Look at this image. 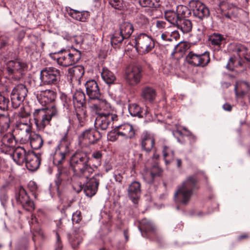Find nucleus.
<instances>
[{"mask_svg": "<svg viewBox=\"0 0 250 250\" xmlns=\"http://www.w3.org/2000/svg\"><path fill=\"white\" fill-rule=\"evenodd\" d=\"M198 180L195 175L188 176L175 191V200L183 205H187L193 194L199 189Z\"/></svg>", "mask_w": 250, "mask_h": 250, "instance_id": "nucleus-1", "label": "nucleus"}, {"mask_svg": "<svg viewBox=\"0 0 250 250\" xmlns=\"http://www.w3.org/2000/svg\"><path fill=\"white\" fill-rule=\"evenodd\" d=\"M89 158L86 154L76 152L70 159V166L74 174L81 178L88 179L94 171L89 164Z\"/></svg>", "mask_w": 250, "mask_h": 250, "instance_id": "nucleus-2", "label": "nucleus"}, {"mask_svg": "<svg viewBox=\"0 0 250 250\" xmlns=\"http://www.w3.org/2000/svg\"><path fill=\"white\" fill-rule=\"evenodd\" d=\"M50 57L55 61L58 65L62 67H68L77 63L81 58L80 51L73 49L69 52L65 49H62L58 52L49 54Z\"/></svg>", "mask_w": 250, "mask_h": 250, "instance_id": "nucleus-3", "label": "nucleus"}, {"mask_svg": "<svg viewBox=\"0 0 250 250\" xmlns=\"http://www.w3.org/2000/svg\"><path fill=\"white\" fill-rule=\"evenodd\" d=\"M60 70L54 67H47L41 71V85L56 84L60 81Z\"/></svg>", "mask_w": 250, "mask_h": 250, "instance_id": "nucleus-4", "label": "nucleus"}, {"mask_svg": "<svg viewBox=\"0 0 250 250\" xmlns=\"http://www.w3.org/2000/svg\"><path fill=\"white\" fill-rule=\"evenodd\" d=\"M73 102L77 118L80 122L82 121L86 116V111L84 107L85 96L83 91L77 90L73 96Z\"/></svg>", "mask_w": 250, "mask_h": 250, "instance_id": "nucleus-5", "label": "nucleus"}, {"mask_svg": "<svg viewBox=\"0 0 250 250\" xmlns=\"http://www.w3.org/2000/svg\"><path fill=\"white\" fill-rule=\"evenodd\" d=\"M66 134L61 140L56 149L53 162L55 164L60 165L65 160L66 156L69 153V142L67 140Z\"/></svg>", "mask_w": 250, "mask_h": 250, "instance_id": "nucleus-6", "label": "nucleus"}, {"mask_svg": "<svg viewBox=\"0 0 250 250\" xmlns=\"http://www.w3.org/2000/svg\"><path fill=\"white\" fill-rule=\"evenodd\" d=\"M28 90L25 85L20 84L16 85L11 93L12 106L14 108L19 107L27 96Z\"/></svg>", "mask_w": 250, "mask_h": 250, "instance_id": "nucleus-7", "label": "nucleus"}, {"mask_svg": "<svg viewBox=\"0 0 250 250\" xmlns=\"http://www.w3.org/2000/svg\"><path fill=\"white\" fill-rule=\"evenodd\" d=\"M118 119V116L115 114L100 113L95 119V126L98 130H105Z\"/></svg>", "mask_w": 250, "mask_h": 250, "instance_id": "nucleus-8", "label": "nucleus"}, {"mask_svg": "<svg viewBox=\"0 0 250 250\" xmlns=\"http://www.w3.org/2000/svg\"><path fill=\"white\" fill-rule=\"evenodd\" d=\"M186 61L188 63L196 66L204 67L210 61L209 53L205 51L201 54L190 51L186 56Z\"/></svg>", "mask_w": 250, "mask_h": 250, "instance_id": "nucleus-9", "label": "nucleus"}, {"mask_svg": "<svg viewBox=\"0 0 250 250\" xmlns=\"http://www.w3.org/2000/svg\"><path fill=\"white\" fill-rule=\"evenodd\" d=\"M162 173V170L159 167L157 162L150 164L146 162L145 165L144 180L148 184L153 182L155 177L160 176Z\"/></svg>", "mask_w": 250, "mask_h": 250, "instance_id": "nucleus-10", "label": "nucleus"}, {"mask_svg": "<svg viewBox=\"0 0 250 250\" xmlns=\"http://www.w3.org/2000/svg\"><path fill=\"white\" fill-rule=\"evenodd\" d=\"M189 5L194 17L200 20H202L209 16L210 12L208 8L200 1L192 0L189 2Z\"/></svg>", "mask_w": 250, "mask_h": 250, "instance_id": "nucleus-11", "label": "nucleus"}, {"mask_svg": "<svg viewBox=\"0 0 250 250\" xmlns=\"http://www.w3.org/2000/svg\"><path fill=\"white\" fill-rule=\"evenodd\" d=\"M31 131V127L28 123H19L14 129L17 139L21 143H25L29 140Z\"/></svg>", "mask_w": 250, "mask_h": 250, "instance_id": "nucleus-12", "label": "nucleus"}, {"mask_svg": "<svg viewBox=\"0 0 250 250\" xmlns=\"http://www.w3.org/2000/svg\"><path fill=\"white\" fill-rule=\"evenodd\" d=\"M101 176L98 173L85 183L83 187V191L86 196L91 197L96 193L99 184V179L97 177Z\"/></svg>", "mask_w": 250, "mask_h": 250, "instance_id": "nucleus-13", "label": "nucleus"}, {"mask_svg": "<svg viewBox=\"0 0 250 250\" xmlns=\"http://www.w3.org/2000/svg\"><path fill=\"white\" fill-rule=\"evenodd\" d=\"M26 157V159L24 162L26 168L30 171L37 170L41 163L40 155L33 151H28Z\"/></svg>", "mask_w": 250, "mask_h": 250, "instance_id": "nucleus-14", "label": "nucleus"}, {"mask_svg": "<svg viewBox=\"0 0 250 250\" xmlns=\"http://www.w3.org/2000/svg\"><path fill=\"white\" fill-rule=\"evenodd\" d=\"M87 95L91 99H99L101 93L97 82L94 80H89L85 83Z\"/></svg>", "mask_w": 250, "mask_h": 250, "instance_id": "nucleus-15", "label": "nucleus"}, {"mask_svg": "<svg viewBox=\"0 0 250 250\" xmlns=\"http://www.w3.org/2000/svg\"><path fill=\"white\" fill-rule=\"evenodd\" d=\"M56 97V94L54 91L47 89L41 91L39 94H38L37 98L42 105H45L53 102Z\"/></svg>", "mask_w": 250, "mask_h": 250, "instance_id": "nucleus-16", "label": "nucleus"}, {"mask_svg": "<svg viewBox=\"0 0 250 250\" xmlns=\"http://www.w3.org/2000/svg\"><path fill=\"white\" fill-rule=\"evenodd\" d=\"M170 37L171 38V43H172V46L173 47V51L171 52V55L173 56L174 54L177 52V50L181 53L185 52L187 51L188 48V46L185 44H181V42L176 43L173 42L176 41L178 39L180 38V34L179 32L177 30L173 31L170 34Z\"/></svg>", "mask_w": 250, "mask_h": 250, "instance_id": "nucleus-17", "label": "nucleus"}, {"mask_svg": "<svg viewBox=\"0 0 250 250\" xmlns=\"http://www.w3.org/2000/svg\"><path fill=\"white\" fill-rule=\"evenodd\" d=\"M19 201L27 210L31 211L34 209L35 206L33 202L29 198L23 188L20 189L19 191Z\"/></svg>", "mask_w": 250, "mask_h": 250, "instance_id": "nucleus-18", "label": "nucleus"}, {"mask_svg": "<svg viewBox=\"0 0 250 250\" xmlns=\"http://www.w3.org/2000/svg\"><path fill=\"white\" fill-rule=\"evenodd\" d=\"M141 78V69L138 66H133L128 70L126 79L130 84H135L139 83Z\"/></svg>", "mask_w": 250, "mask_h": 250, "instance_id": "nucleus-19", "label": "nucleus"}, {"mask_svg": "<svg viewBox=\"0 0 250 250\" xmlns=\"http://www.w3.org/2000/svg\"><path fill=\"white\" fill-rule=\"evenodd\" d=\"M83 139L89 144H94L102 137L101 133L97 130L90 129L84 131L82 134Z\"/></svg>", "mask_w": 250, "mask_h": 250, "instance_id": "nucleus-20", "label": "nucleus"}, {"mask_svg": "<svg viewBox=\"0 0 250 250\" xmlns=\"http://www.w3.org/2000/svg\"><path fill=\"white\" fill-rule=\"evenodd\" d=\"M128 194L134 204H138L140 196V184L139 182H132L128 188Z\"/></svg>", "mask_w": 250, "mask_h": 250, "instance_id": "nucleus-21", "label": "nucleus"}, {"mask_svg": "<svg viewBox=\"0 0 250 250\" xmlns=\"http://www.w3.org/2000/svg\"><path fill=\"white\" fill-rule=\"evenodd\" d=\"M118 134L125 138H131L135 135V130L133 126L129 124H125L117 126Z\"/></svg>", "mask_w": 250, "mask_h": 250, "instance_id": "nucleus-22", "label": "nucleus"}, {"mask_svg": "<svg viewBox=\"0 0 250 250\" xmlns=\"http://www.w3.org/2000/svg\"><path fill=\"white\" fill-rule=\"evenodd\" d=\"M154 47V43L151 37L142 33V55L149 52Z\"/></svg>", "mask_w": 250, "mask_h": 250, "instance_id": "nucleus-23", "label": "nucleus"}, {"mask_svg": "<svg viewBox=\"0 0 250 250\" xmlns=\"http://www.w3.org/2000/svg\"><path fill=\"white\" fill-rule=\"evenodd\" d=\"M27 152L22 147H18L14 151L13 158L14 161L18 165H21L24 163L26 159Z\"/></svg>", "mask_w": 250, "mask_h": 250, "instance_id": "nucleus-24", "label": "nucleus"}, {"mask_svg": "<svg viewBox=\"0 0 250 250\" xmlns=\"http://www.w3.org/2000/svg\"><path fill=\"white\" fill-rule=\"evenodd\" d=\"M35 123L40 129H43L45 126V109L40 108L35 109L33 113Z\"/></svg>", "mask_w": 250, "mask_h": 250, "instance_id": "nucleus-25", "label": "nucleus"}, {"mask_svg": "<svg viewBox=\"0 0 250 250\" xmlns=\"http://www.w3.org/2000/svg\"><path fill=\"white\" fill-rule=\"evenodd\" d=\"M98 100V103L93 105V108L96 110L97 115L99 113H110V105L105 100L101 99L100 98Z\"/></svg>", "mask_w": 250, "mask_h": 250, "instance_id": "nucleus-26", "label": "nucleus"}, {"mask_svg": "<svg viewBox=\"0 0 250 250\" xmlns=\"http://www.w3.org/2000/svg\"><path fill=\"white\" fill-rule=\"evenodd\" d=\"M250 90L249 83L244 81H238L236 83L234 91L237 96H243Z\"/></svg>", "mask_w": 250, "mask_h": 250, "instance_id": "nucleus-27", "label": "nucleus"}, {"mask_svg": "<svg viewBox=\"0 0 250 250\" xmlns=\"http://www.w3.org/2000/svg\"><path fill=\"white\" fill-rule=\"evenodd\" d=\"M155 230V226L151 222L146 221V219L142 221V235L148 236L150 234H154Z\"/></svg>", "mask_w": 250, "mask_h": 250, "instance_id": "nucleus-28", "label": "nucleus"}, {"mask_svg": "<svg viewBox=\"0 0 250 250\" xmlns=\"http://www.w3.org/2000/svg\"><path fill=\"white\" fill-rule=\"evenodd\" d=\"M68 14L73 19L82 22L86 21L89 14L87 12L79 11L72 9H67Z\"/></svg>", "mask_w": 250, "mask_h": 250, "instance_id": "nucleus-29", "label": "nucleus"}, {"mask_svg": "<svg viewBox=\"0 0 250 250\" xmlns=\"http://www.w3.org/2000/svg\"><path fill=\"white\" fill-rule=\"evenodd\" d=\"M59 115V110L56 105H51L45 109V124H48L52 118L57 117Z\"/></svg>", "mask_w": 250, "mask_h": 250, "instance_id": "nucleus-30", "label": "nucleus"}, {"mask_svg": "<svg viewBox=\"0 0 250 250\" xmlns=\"http://www.w3.org/2000/svg\"><path fill=\"white\" fill-rule=\"evenodd\" d=\"M29 139L31 147L34 149H40L43 145V139L38 134L35 133L30 134Z\"/></svg>", "mask_w": 250, "mask_h": 250, "instance_id": "nucleus-31", "label": "nucleus"}, {"mask_svg": "<svg viewBox=\"0 0 250 250\" xmlns=\"http://www.w3.org/2000/svg\"><path fill=\"white\" fill-rule=\"evenodd\" d=\"M69 172L67 170L62 167H59L58 168V173L56 174V179L55 181V184L59 188L62 182L68 179Z\"/></svg>", "mask_w": 250, "mask_h": 250, "instance_id": "nucleus-32", "label": "nucleus"}, {"mask_svg": "<svg viewBox=\"0 0 250 250\" xmlns=\"http://www.w3.org/2000/svg\"><path fill=\"white\" fill-rule=\"evenodd\" d=\"M176 26L180 29L183 33H188L191 31L192 24L189 20L181 18Z\"/></svg>", "mask_w": 250, "mask_h": 250, "instance_id": "nucleus-33", "label": "nucleus"}, {"mask_svg": "<svg viewBox=\"0 0 250 250\" xmlns=\"http://www.w3.org/2000/svg\"><path fill=\"white\" fill-rule=\"evenodd\" d=\"M166 20L171 24L176 26L181 18L179 13L173 10H167L165 12Z\"/></svg>", "mask_w": 250, "mask_h": 250, "instance_id": "nucleus-34", "label": "nucleus"}, {"mask_svg": "<svg viewBox=\"0 0 250 250\" xmlns=\"http://www.w3.org/2000/svg\"><path fill=\"white\" fill-rule=\"evenodd\" d=\"M133 31L132 25L129 22H125L121 24L119 31L125 39H127L130 37Z\"/></svg>", "mask_w": 250, "mask_h": 250, "instance_id": "nucleus-35", "label": "nucleus"}, {"mask_svg": "<svg viewBox=\"0 0 250 250\" xmlns=\"http://www.w3.org/2000/svg\"><path fill=\"white\" fill-rule=\"evenodd\" d=\"M101 76L103 80L108 84L114 83L116 80L114 74L106 67L103 68Z\"/></svg>", "mask_w": 250, "mask_h": 250, "instance_id": "nucleus-36", "label": "nucleus"}, {"mask_svg": "<svg viewBox=\"0 0 250 250\" xmlns=\"http://www.w3.org/2000/svg\"><path fill=\"white\" fill-rule=\"evenodd\" d=\"M24 66V64L18 61H11L7 64L6 69L9 74L20 70Z\"/></svg>", "mask_w": 250, "mask_h": 250, "instance_id": "nucleus-37", "label": "nucleus"}, {"mask_svg": "<svg viewBox=\"0 0 250 250\" xmlns=\"http://www.w3.org/2000/svg\"><path fill=\"white\" fill-rule=\"evenodd\" d=\"M225 39L224 36L219 33H213L208 38V40L212 45L218 46L222 44Z\"/></svg>", "mask_w": 250, "mask_h": 250, "instance_id": "nucleus-38", "label": "nucleus"}, {"mask_svg": "<svg viewBox=\"0 0 250 250\" xmlns=\"http://www.w3.org/2000/svg\"><path fill=\"white\" fill-rule=\"evenodd\" d=\"M154 145V140L150 136H147L142 141V147L146 151H150Z\"/></svg>", "mask_w": 250, "mask_h": 250, "instance_id": "nucleus-39", "label": "nucleus"}, {"mask_svg": "<svg viewBox=\"0 0 250 250\" xmlns=\"http://www.w3.org/2000/svg\"><path fill=\"white\" fill-rule=\"evenodd\" d=\"M126 40L119 31H115L110 38V43L112 46L118 45Z\"/></svg>", "mask_w": 250, "mask_h": 250, "instance_id": "nucleus-40", "label": "nucleus"}, {"mask_svg": "<svg viewBox=\"0 0 250 250\" xmlns=\"http://www.w3.org/2000/svg\"><path fill=\"white\" fill-rule=\"evenodd\" d=\"M2 142L5 146L12 147L15 146L16 140L15 137L13 135L7 134L3 137Z\"/></svg>", "mask_w": 250, "mask_h": 250, "instance_id": "nucleus-41", "label": "nucleus"}, {"mask_svg": "<svg viewBox=\"0 0 250 250\" xmlns=\"http://www.w3.org/2000/svg\"><path fill=\"white\" fill-rule=\"evenodd\" d=\"M143 96L146 101L151 102L155 97V92L151 88L146 87L143 92Z\"/></svg>", "mask_w": 250, "mask_h": 250, "instance_id": "nucleus-42", "label": "nucleus"}, {"mask_svg": "<svg viewBox=\"0 0 250 250\" xmlns=\"http://www.w3.org/2000/svg\"><path fill=\"white\" fill-rule=\"evenodd\" d=\"M128 110L132 116L141 117V107L136 104H132L128 106Z\"/></svg>", "mask_w": 250, "mask_h": 250, "instance_id": "nucleus-43", "label": "nucleus"}, {"mask_svg": "<svg viewBox=\"0 0 250 250\" xmlns=\"http://www.w3.org/2000/svg\"><path fill=\"white\" fill-rule=\"evenodd\" d=\"M103 156V154L101 150H96L92 152V158L96 161L97 166L101 165Z\"/></svg>", "mask_w": 250, "mask_h": 250, "instance_id": "nucleus-44", "label": "nucleus"}, {"mask_svg": "<svg viewBox=\"0 0 250 250\" xmlns=\"http://www.w3.org/2000/svg\"><path fill=\"white\" fill-rule=\"evenodd\" d=\"M117 129L118 128L117 126H116L114 129L111 130L108 133L107 140L108 141L114 142L117 140L118 136H120V135L118 134Z\"/></svg>", "mask_w": 250, "mask_h": 250, "instance_id": "nucleus-45", "label": "nucleus"}, {"mask_svg": "<svg viewBox=\"0 0 250 250\" xmlns=\"http://www.w3.org/2000/svg\"><path fill=\"white\" fill-rule=\"evenodd\" d=\"M9 103V99L0 93V109L1 110L7 109Z\"/></svg>", "mask_w": 250, "mask_h": 250, "instance_id": "nucleus-46", "label": "nucleus"}, {"mask_svg": "<svg viewBox=\"0 0 250 250\" xmlns=\"http://www.w3.org/2000/svg\"><path fill=\"white\" fill-rule=\"evenodd\" d=\"M82 241V238L79 235L74 236L70 240L72 247L73 249L77 248Z\"/></svg>", "mask_w": 250, "mask_h": 250, "instance_id": "nucleus-47", "label": "nucleus"}, {"mask_svg": "<svg viewBox=\"0 0 250 250\" xmlns=\"http://www.w3.org/2000/svg\"><path fill=\"white\" fill-rule=\"evenodd\" d=\"M82 219L81 212L79 210H77L72 214V220L73 223H78Z\"/></svg>", "mask_w": 250, "mask_h": 250, "instance_id": "nucleus-48", "label": "nucleus"}, {"mask_svg": "<svg viewBox=\"0 0 250 250\" xmlns=\"http://www.w3.org/2000/svg\"><path fill=\"white\" fill-rule=\"evenodd\" d=\"M84 68L82 66H75V78H80L83 76L84 74Z\"/></svg>", "mask_w": 250, "mask_h": 250, "instance_id": "nucleus-49", "label": "nucleus"}, {"mask_svg": "<svg viewBox=\"0 0 250 250\" xmlns=\"http://www.w3.org/2000/svg\"><path fill=\"white\" fill-rule=\"evenodd\" d=\"M177 13H179V15L181 14L182 16H183L184 17L186 16L187 12H188V14L190 13L188 7L185 6H183V5L178 6L177 7Z\"/></svg>", "mask_w": 250, "mask_h": 250, "instance_id": "nucleus-50", "label": "nucleus"}, {"mask_svg": "<svg viewBox=\"0 0 250 250\" xmlns=\"http://www.w3.org/2000/svg\"><path fill=\"white\" fill-rule=\"evenodd\" d=\"M155 0H142V7H153Z\"/></svg>", "mask_w": 250, "mask_h": 250, "instance_id": "nucleus-51", "label": "nucleus"}, {"mask_svg": "<svg viewBox=\"0 0 250 250\" xmlns=\"http://www.w3.org/2000/svg\"><path fill=\"white\" fill-rule=\"evenodd\" d=\"M56 243L55 244V250H62V244L60 236L58 232L56 233Z\"/></svg>", "mask_w": 250, "mask_h": 250, "instance_id": "nucleus-52", "label": "nucleus"}, {"mask_svg": "<svg viewBox=\"0 0 250 250\" xmlns=\"http://www.w3.org/2000/svg\"><path fill=\"white\" fill-rule=\"evenodd\" d=\"M29 115V113L28 111H26L25 108L23 107L21 108V111L19 113V116L20 117L22 118H26L28 117Z\"/></svg>", "mask_w": 250, "mask_h": 250, "instance_id": "nucleus-53", "label": "nucleus"}, {"mask_svg": "<svg viewBox=\"0 0 250 250\" xmlns=\"http://www.w3.org/2000/svg\"><path fill=\"white\" fill-rule=\"evenodd\" d=\"M236 50L239 54V55H245L247 52V49L243 45H240L237 46Z\"/></svg>", "mask_w": 250, "mask_h": 250, "instance_id": "nucleus-54", "label": "nucleus"}, {"mask_svg": "<svg viewBox=\"0 0 250 250\" xmlns=\"http://www.w3.org/2000/svg\"><path fill=\"white\" fill-rule=\"evenodd\" d=\"M161 39L163 42H171L170 33L165 32L161 34Z\"/></svg>", "mask_w": 250, "mask_h": 250, "instance_id": "nucleus-55", "label": "nucleus"}, {"mask_svg": "<svg viewBox=\"0 0 250 250\" xmlns=\"http://www.w3.org/2000/svg\"><path fill=\"white\" fill-rule=\"evenodd\" d=\"M166 25L165 21L160 20H157L156 22V27L160 30L164 29Z\"/></svg>", "mask_w": 250, "mask_h": 250, "instance_id": "nucleus-56", "label": "nucleus"}, {"mask_svg": "<svg viewBox=\"0 0 250 250\" xmlns=\"http://www.w3.org/2000/svg\"><path fill=\"white\" fill-rule=\"evenodd\" d=\"M120 0H108V3L114 9H118Z\"/></svg>", "mask_w": 250, "mask_h": 250, "instance_id": "nucleus-57", "label": "nucleus"}, {"mask_svg": "<svg viewBox=\"0 0 250 250\" xmlns=\"http://www.w3.org/2000/svg\"><path fill=\"white\" fill-rule=\"evenodd\" d=\"M62 100L63 107L66 109H68L70 106L69 100H68L66 97H64L62 98Z\"/></svg>", "mask_w": 250, "mask_h": 250, "instance_id": "nucleus-58", "label": "nucleus"}, {"mask_svg": "<svg viewBox=\"0 0 250 250\" xmlns=\"http://www.w3.org/2000/svg\"><path fill=\"white\" fill-rule=\"evenodd\" d=\"M159 155L157 154H154L152 157L150 158L149 159L147 160L146 162H148L149 164H154V162H157L156 161L159 158Z\"/></svg>", "mask_w": 250, "mask_h": 250, "instance_id": "nucleus-59", "label": "nucleus"}, {"mask_svg": "<svg viewBox=\"0 0 250 250\" xmlns=\"http://www.w3.org/2000/svg\"><path fill=\"white\" fill-rule=\"evenodd\" d=\"M68 73L70 76H71L72 77H75V66L69 68L68 70Z\"/></svg>", "mask_w": 250, "mask_h": 250, "instance_id": "nucleus-60", "label": "nucleus"}, {"mask_svg": "<svg viewBox=\"0 0 250 250\" xmlns=\"http://www.w3.org/2000/svg\"><path fill=\"white\" fill-rule=\"evenodd\" d=\"M223 108L227 111H230L232 109V106L229 104H225L223 105Z\"/></svg>", "mask_w": 250, "mask_h": 250, "instance_id": "nucleus-61", "label": "nucleus"}, {"mask_svg": "<svg viewBox=\"0 0 250 250\" xmlns=\"http://www.w3.org/2000/svg\"><path fill=\"white\" fill-rule=\"evenodd\" d=\"M143 23L146 26L149 24V20L145 16H142V24Z\"/></svg>", "mask_w": 250, "mask_h": 250, "instance_id": "nucleus-62", "label": "nucleus"}, {"mask_svg": "<svg viewBox=\"0 0 250 250\" xmlns=\"http://www.w3.org/2000/svg\"><path fill=\"white\" fill-rule=\"evenodd\" d=\"M167 149H168V147L167 146H164L163 149V156L165 158H166L168 155L167 152Z\"/></svg>", "mask_w": 250, "mask_h": 250, "instance_id": "nucleus-63", "label": "nucleus"}, {"mask_svg": "<svg viewBox=\"0 0 250 250\" xmlns=\"http://www.w3.org/2000/svg\"><path fill=\"white\" fill-rule=\"evenodd\" d=\"M230 63H233V61H232V58H230L229 59V61L228 63V64L226 65V68L229 70H232V67L230 66Z\"/></svg>", "mask_w": 250, "mask_h": 250, "instance_id": "nucleus-64", "label": "nucleus"}]
</instances>
